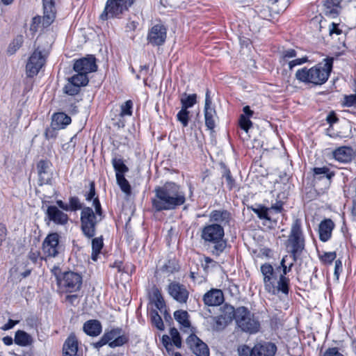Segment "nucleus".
<instances>
[{"mask_svg":"<svg viewBox=\"0 0 356 356\" xmlns=\"http://www.w3.org/2000/svg\"><path fill=\"white\" fill-rule=\"evenodd\" d=\"M152 203L157 212L175 209L186 202L184 193L174 182H167L162 186L155 188Z\"/></svg>","mask_w":356,"mask_h":356,"instance_id":"f257e3e1","label":"nucleus"},{"mask_svg":"<svg viewBox=\"0 0 356 356\" xmlns=\"http://www.w3.org/2000/svg\"><path fill=\"white\" fill-rule=\"evenodd\" d=\"M333 58H326L325 63H319L310 69L303 67L296 73V78L300 82L321 85L327 81L332 68Z\"/></svg>","mask_w":356,"mask_h":356,"instance_id":"f03ea898","label":"nucleus"},{"mask_svg":"<svg viewBox=\"0 0 356 356\" xmlns=\"http://www.w3.org/2000/svg\"><path fill=\"white\" fill-rule=\"evenodd\" d=\"M260 271L263 275V282L265 290L273 294L277 295L279 292L287 295L289 291L290 280L288 277L280 275L279 280H277V270L268 263L264 264L260 267Z\"/></svg>","mask_w":356,"mask_h":356,"instance_id":"7ed1b4c3","label":"nucleus"},{"mask_svg":"<svg viewBox=\"0 0 356 356\" xmlns=\"http://www.w3.org/2000/svg\"><path fill=\"white\" fill-rule=\"evenodd\" d=\"M93 206L95 209V213L93 211L92 209L89 207H83L81 212V228L84 236L88 238L95 236L96 226L102 218V210L98 197L94 199Z\"/></svg>","mask_w":356,"mask_h":356,"instance_id":"20e7f679","label":"nucleus"},{"mask_svg":"<svg viewBox=\"0 0 356 356\" xmlns=\"http://www.w3.org/2000/svg\"><path fill=\"white\" fill-rule=\"evenodd\" d=\"M224 228L221 225L211 224L205 226L202 231L201 237L209 245H212L211 252L219 256L225 249L227 242L224 239Z\"/></svg>","mask_w":356,"mask_h":356,"instance_id":"39448f33","label":"nucleus"},{"mask_svg":"<svg viewBox=\"0 0 356 356\" xmlns=\"http://www.w3.org/2000/svg\"><path fill=\"white\" fill-rule=\"evenodd\" d=\"M287 251L291 254L293 260L296 261L305 249V237L302 229V222L299 218H296L291 225V230L287 240L285 242Z\"/></svg>","mask_w":356,"mask_h":356,"instance_id":"423d86ee","label":"nucleus"},{"mask_svg":"<svg viewBox=\"0 0 356 356\" xmlns=\"http://www.w3.org/2000/svg\"><path fill=\"white\" fill-rule=\"evenodd\" d=\"M237 326L244 332L255 334L260 329V323L248 308L239 307L236 309Z\"/></svg>","mask_w":356,"mask_h":356,"instance_id":"0eeeda50","label":"nucleus"},{"mask_svg":"<svg viewBox=\"0 0 356 356\" xmlns=\"http://www.w3.org/2000/svg\"><path fill=\"white\" fill-rule=\"evenodd\" d=\"M135 0H107L105 8L100 15V19L107 20L109 18L119 17L134 3Z\"/></svg>","mask_w":356,"mask_h":356,"instance_id":"6e6552de","label":"nucleus"},{"mask_svg":"<svg viewBox=\"0 0 356 356\" xmlns=\"http://www.w3.org/2000/svg\"><path fill=\"white\" fill-rule=\"evenodd\" d=\"M48 52L44 49L37 47L29 57L26 70L27 76L33 77L37 75L40 69L44 65Z\"/></svg>","mask_w":356,"mask_h":356,"instance_id":"1a4fd4ad","label":"nucleus"},{"mask_svg":"<svg viewBox=\"0 0 356 356\" xmlns=\"http://www.w3.org/2000/svg\"><path fill=\"white\" fill-rule=\"evenodd\" d=\"M58 284L64 287L67 292L76 291L80 289L82 284V277L77 273L65 272Z\"/></svg>","mask_w":356,"mask_h":356,"instance_id":"9d476101","label":"nucleus"},{"mask_svg":"<svg viewBox=\"0 0 356 356\" xmlns=\"http://www.w3.org/2000/svg\"><path fill=\"white\" fill-rule=\"evenodd\" d=\"M170 296L180 304H186L189 297V291L185 285L178 282H170L167 288Z\"/></svg>","mask_w":356,"mask_h":356,"instance_id":"9b49d317","label":"nucleus"},{"mask_svg":"<svg viewBox=\"0 0 356 356\" xmlns=\"http://www.w3.org/2000/svg\"><path fill=\"white\" fill-rule=\"evenodd\" d=\"M60 236L57 233H51L47 235L42 243V252L51 257H56L61 250L59 245Z\"/></svg>","mask_w":356,"mask_h":356,"instance_id":"f8f14e48","label":"nucleus"},{"mask_svg":"<svg viewBox=\"0 0 356 356\" xmlns=\"http://www.w3.org/2000/svg\"><path fill=\"white\" fill-rule=\"evenodd\" d=\"M73 68L75 72L84 73L85 75L88 76V73L97 71L96 59L92 55L80 58L75 61Z\"/></svg>","mask_w":356,"mask_h":356,"instance_id":"ddd939ff","label":"nucleus"},{"mask_svg":"<svg viewBox=\"0 0 356 356\" xmlns=\"http://www.w3.org/2000/svg\"><path fill=\"white\" fill-rule=\"evenodd\" d=\"M186 342L192 352L197 356H209V350L207 345L195 334H191L189 335Z\"/></svg>","mask_w":356,"mask_h":356,"instance_id":"4468645a","label":"nucleus"},{"mask_svg":"<svg viewBox=\"0 0 356 356\" xmlns=\"http://www.w3.org/2000/svg\"><path fill=\"white\" fill-rule=\"evenodd\" d=\"M166 29L163 24H156L149 30L147 35L149 43L154 46L162 45L166 39Z\"/></svg>","mask_w":356,"mask_h":356,"instance_id":"2eb2a0df","label":"nucleus"},{"mask_svg":"<svg viewBox=\"0 0 356 356\" xmlns=\"http://www.w3.org/2000/svg\"><path fill=\"white\" fill-rule=\"evenodd\" d=\"M111 348L121 346L128 341V337L122 334L120 328L113 329L104 334Z\"/></svg>","mask_w":356,"mask_h":356,"instance_id":"dca6fc26","label":"nucleus"},{"mask_svg":"<svg viewBox=\"0 0 356 356\" xmlns=\"http://www.w3.org/2000/svg\"><path fill=\"white\" fill-rule=\"evenodd\" d=\"M51 163L48 160H40L37 164V170L39 177L40 185L51 183L52 172H51Z\"/></svg>","mask_w":356,"mask_h":356,"instance_id":"f3484780","label":"nucleus"},{"mask_svg":"<svg viewBox=\"0 0 356 356\" xmlns=\"http://www.w3.org/2000/svg\"><path fill=\"white\" fill-rule=\"evenodd\" d=\"M277 347L273 343H259L252 348V356H274Z\"/></svg>","mask_w":356,"mask_h":356,"instance_id":"a211bd4d","label":"nucleus"},{"mask_svg":"<svg viewBox=\"0 0 356 356\" xmlns=\"http://www.w3.org/2000/svg\"><path fill=\"white\" fill-rule=\"evenodd\" d=\"M203 301L208 306L220 305L224 301L223 293L220 289H212L204 295Z\"/></svg>","mask_w":356,"mask_h":356,"instance_id":"6ab92c4d","label":"nucleus"},{"mask_svg":"<svg viewBox=\"0 0 356 356\" xmlns=\"http://www.w3.org/2000/svg\"><path fill=\"white\" fill-rule=\"evenodd\" d=\"M49 219L58 225H65L68 222V216L56 206H49L47 209Z\"/></svg>","mask_w":356,"mask_h":356,"instance_id":"aec40b11","label":"nucleus"},{"mask_svg":"<svg viewBox=\"0 0 356 356\" xmlns=\"http://www.w3.org/2000/svg\"><path fill=\"white\" fill-rule=\"evenodd\" d=\"M44 16L42 18L43 26H49L54 20L56 11L53 0H43Z\"/></svg>","mask_w":356,"mask_h":356,"instance_id":"412c9836","label":"nucleus"},{"mask_svg":"<svg viewBox=\"0 0 356 356\" xmlns=\"http://www.w3.org/2000/svg\"><path fill=\"white\" fill-rule=\"evenodd\" d=\"M63 356H79L78 340L74 333L67 338L63 346Z\"/></svg>","mask_w":356,"mask_h":356,"instance_id":"4be33fe9","label":"nucleus"},{"mask_svg":"<svg viewBox=\"0 0 356 356\" xmlns=\"http://www.w3.org/2000/svg\"><path fill=\"white\" fill-rule=\"evenodd\" d=\"M334 223L331 219H325L321 222L318 227L319 238L323 242L327 241L332 236Z\"/></svg>","mask_w":356,"mask_h":356,"instance_id":"5701e85b","label":"nucleus"},{"mask_svg":"<svg viewBox=\"0 0 356 356\" xmlns=\"http://www.w3.org/2000/svg\"><path fill=\"white\" fill-rule=\"evenodd\" d=\"M210 220L222 227L228 225L231 219V213L227 210H213L209 215Z\"/></svg>","mask_w":356,"mask_h":356,"instance_id":"b1692460","label":"nucleus"},{"mask_svg":"<svg viewBox=\"0 0 356 356\" xmlns=\"http://www.w3.org/2000/svg\"><path fill=\"white\" fill-rule=\"evenodd\" d=\"M56 204L59 208L66 211H75L80 209L82 210L83 208L79 198L76 196L70 197L69 204H66L60 200L56 201Z\"/></svg>","mask_w":356,"mask_h":356,"instance_id":"393cba45","label":"nucleus"},{"mask_svg":"<svg viewBox=\"0 0 356 356\" xmlns=\"http://www.w3.org/2000/svg\"><path fill=\"white\" fill-rule=\"evenodd\" d=\"M70 122L71 118L65 113H55L52 116L51 127L56 129H64Z\"/></svg>","mask_w":356,"mask_h":356,"instance_id":"a878e982","label":"nucleus"},{"mask_svg":"<svg viewBox=\"0 0 356 356\" xmlns=\"http://www.w3.org/2000/svg\"><path fill=\"white\" fill-rule=\"evenodd\" d=\"M204 120L205 125L208 129L213 131L216 127V121L218 118L215 108L212 106L204 107Z\"/></svg>","mask_w":356,"mask_h":356,"instance_id":"bb28decb","label":"nucleus"},{"mask_svg":"<svg viewBox=\"0 0 356 356\" xmlns=\"http://www.w3.org/2000/svg\"><path fill=\"white\" fill-rule=\"evenodd\" d=\"M83 331L89 336H98L102 332V325L97 320H89L83 327Z\"/></svg>","mask_w":356,"mask_h":356,"instance_id":"cd10ccee","label":"nucleus"},{"mask_svg":"<svg viewBox=\"0 0 356 356\" xmlns=\"http://www.w3.org/2000/svg\"><path fill=\"white\" fill-rule=\"evenodd\" d=\"M352 149L346 147H341L333 152L334 158L343 163H346L351 159Z\"/></svg>","mask_w":356,"mask_h":356,"instance_id":"c85d7f7f","label":"nucleus"},{"mask_svg":"<svg viewBox=\"0 0 356 356\" xmlns=\"http://www.w3.org/2000/svg\"><path fill=\"white\" fill-rule=\"evenodd\" d=\"M15 342L20 346H27L33 343V338L26 332L17 330L15 332Z\"/></svg>","mask_w":356,"mask_h":356,"instance_id":"c756f323","label":"nucleus"},{"mask_svg":"<svg viewBox=\"0 0 356 356\" xmlns=\"http://www.w3.org/2000/svg\"><path fill=\"white\" fill-rule=\"evenodd\" d=\"M313 172L314 179L318 180L325 178L327 181H330L334 175L327 167L314 168Z\"/></svg>","mask_w":356,"mask_h":356,"instance_id":"7c9ffc66","label":"nucleus"},{"mask_svg":"<svg viewBox=\"0 0 356 356\" xmlns=\"http://www.w3.org/2000/svg\"><path fill=\"white\" fill-rule=\"evenodd\" d=\"M220 316L229 323L232 322L234 318L236 321V309L232 305L225 304L221 308Z\"/></svg>","mask_w":356,"mask_h":356,"instance_id":"2f4dec72","label":"nucleus"},{"mask_svg":"<svg viewBox=\"0 0 356 356\" xmlns=\"http://www.w3.org/2000/svg\"><path fill=\"white\" fill-rule=\"evenodd\" d=\"M112 165L115 171V177L124 175L129 171L128 167L124 164L121 158H113Z\"/></svg>","mask_w":356,"mask_h":356,"instance_id":"473e14b6","label":"nucleus"},{"mask_svg":"<svg viewBox=\"0 0 356 356\" xmlns=\"http://www.w3.org/2000/svg\"><path fill=\"white\" fill-rule=\"evenodd\" d=\"M174 317L183 327L188 328L191 326L189 315L186 311L177 310L174 313Z\"/></svg>","mask_w":356,"mask_h":356,"instance_id":"72a5a7b5","label":"nucleus"},{"mask_svg":"<svg viewBox=\"0 0 356 356\" xmlns=\"http://www.w3.org/2000/svg\"><path fill=\"white\" fill-rule=\"evenodd\" d=\"M180 102L181 104V107L188 110V108L192 107L196 104L197 95H187L186 92H184L181 95Z\"/></svg>","mask_w":356,"mask_h":356,"instance_id":"f704fd0d","label":"nucleus"},{"mask_svg":"<svg viewBox=\"0 0 356 356\" xmlns=\"http://www.w3.org/2000/svg\"><path fill=\"white\" fill-rule=\"evenodd\" d=\"M251 210L257 215L258 218L261 220H266L268 221L271 220V218L269 216L270 209H268L262 205H258L257 207H250Z\"/></svg>","mask_w":356,"mask_h":356,"instance_id":"c9c22d12","label":"nucleus"},{"mask_svg":"<svg viewBox=\"0 0 356 356\" xmlns=\"http://www.w3.org/2000/svg\"><path fill=\"white\" fill-rule=\"evenodd\" d=\"M103 247V239L102 237L95 238L92 240V254L91 258L93 261H97L98 254Z\"/></svg>","mask_w":356,"mask_h":356,"instance_id":"e433bc0d","label":"nucleus"},{"mask_svg":"<svg viewBox=\"0 0 356 356\" xmlns=\"http://www.w3.org/2000/svg\"><path fill=\"white\" fill-rule=\"evenodd\" d=\"M152 297L156 309L161 310L165 305L163 296L158 288L154 287L152 289Z\"/></svg>","mask_w":356,"mask_h":356,"instance_id":"4c0bfd02","label":"nucleus"},{"mask_svg":"<svg viewBox=\"0 0 356 356\" xmlns=\"http://www.w3.org/2000/svg\"><path fill=\"white\" fill-rule=\"evenodd\" d=\"M116 181L122 191L127 195H130L131 193V188L129 181L124 177V175H118L116 177Z\"/></svg>","mask_w":356,"mask_h":356,"instance_id":"58836bf2","label":"nucleus"},{"mask_svg":"<svg viewBox=\"0 0 356 356\" xmlns=\"http://www.w3.org/2000/svg\"><path fill=\"white\" fill-rule=\"evenodd\" d=\"M68 79L73 83L79 85V88L86 86L89 81L88 76L85 75L84 73L81 74V72H77V74L72 76Z\"/></svg>","mask_w":356,"mask_h":356,"instance_id":"ea45409f","label":"nucleus"},{"mask_svg":"<svg viewBox=\"0 0 356 356\" xmlns=\"http://www.w3.org/2000/svg\"><path fill=\"white\" fill-rule=\"evenodd\" d=\"M212 329L215 331H221L224 330L229 323L220 315L212 318Z\"/></svg>","mask_w":356,"mask_h":356,"instance_id":"a19ab883","label":"nucleus"},{"mask_svg":"<svg viewBox=\"0 0 356 356\" xmlns=\"http://www.w3.org/2000/svg\"><path fill=\"white\" fill-rule=\"evenodd\" d=\"M222 178L225 179V182L229 190H232L236 186L235 179L232 177L230 170L225 166L223 168Z\"/></svg>","mask_w":356,"mask_h":356,"instance_id":"79ce46f5","label":"nucleus"},{"mask_svg":"<svg viewBox=\"0 0 356 356\" xmlns=\"http://www.w3.org/2000/svg\"><path fill=\"white\" fill-rule=\"evenodd\" d=\"M151 320L152 324L159 330L164 329L163 320L158 312L155 310L151 312Z\"/></svg>","mask_w":356,"mask_h":356,"instance_id":"37998d69","label":"nucleus"},{"mask_svg":"<svg viewBox=\"0 0 356 356\" xmlns=\"http://www.w3.org/2000/svg\"><path fill=\"white\" fill-rule=\"evenodd\" d=\"M177 118L184 127H187L189 121V111L181 107L177 115Z\"/></svg>","mask_w":356,"mask_h":356,"instance_id":"c03bdc74","label":"nucleus"},{"mask_svg":"<svg viewBox=\"0 0 356 356\" xmlns=\"http://www.w3.org/2000/svg\"><path fill=\"white\" fill-rule=\"evenodd\" d=\"M80 88L79 87V85L73 83L68 79V83L64 87L65 93L73 96L78 94Z\"/></svg>","mask_w":356,"mask_h":356,"instance_id":"a18cd8bd","label":"nucleus"},{"mask_svg":"<svg viewBox=\"0 0 356 356\" xmlns=\"http://www.w3.org/2000/svg\"><path fill=\"white\" fill-rule=\"evenodd\" d=\"M170 334L171 336L170 339L173 344L179 348H181V339L178 330L176 328L172 327L170 330Z\"/></svg>","mask_w":356,"mask_h":356,"instance_id":"49530a36","label":"nucleus"},{"mask_svg":"<svg viewBox=\"0 0 356 356\" xmlns=\"http://www.w3.org/2000/svg\"><path fill=\"white\" fill-rule=\"evenodd\" d=\"M163 271L167 273H173L179 270V266L174 260H169L163 266Z\"/></svg>","mask_w":356,"mask_h":356,"instance_id":"de8ad7c7","label":"nucleus"},{"mask_svg":"<svg viewBox=\"0 0 356 356\" xmlns=\"http://www.w3.org/2000/svg\"><path fill=\"white\" fill-rule=\"evenodd\" d=\"M286 258L287 256L284 257L281 261L280 266L276 268L277 272H279L280 269L282 268V273L280 275H283L284 277H286V275L291 270V268L293 265V263H291L289 264V266H287L286 264Z\"/></svg>","mask_w":356,"mask_h":356,"instance_id":"09e8293b","label":"nucleus"},{"mask_svg":"<svg viewBox=\"0 0 356 356\" xmlns=\"http://www.w3.org/2000/svg\"><path fill=\"white\" fill-rule=\"evenodd\" d=\"M132 106L133 103L131 100H128L125 102L122 106H121V111H120V116L123 117L125 115H132Z\"/></svg>","mask_w":356,"mask_h":356,"instance_id":"8fccbe9b","label":"nucleus"},{"mask_svg":"<svg viewBox=\"0 0 356 356\" xmlns=\"http://www.w3.org/2000/svg\"><path fill=\"white\" fill-rule=\"evenodd\" d=\"M239 125L242 129L248 132L249 129L252 127V122L250 121V118H247L245 115H241Z\"/></svg>","mask_w":356,"mask_h":356,"instance_id":"3c124183","label":"nucleus"},{"mask_svg":"<svg viewBox=\"0 0 356 356\" xmlns=\"http://www.w3.org/2000/svg\"><path fill=\"white\" fill-rule=\"evenodd\" d=\"M23 43V37L22 35H18L14 40L12 44L10 45L8 48V51L11 54H13L18 49Z\"/></svg>","mask_w":356,"mask_h":356,"instance_id":"603ef678","label":"nucleus"},{"mask_svg":"<svg viewBox=\"0 0 356 356\" xmlns=\"http://www.w3.org/2000/svg\"><path fill=\"white\" fill-rule=\"evenodd\" d=\"M238 354L239 356H252V348H250L247 345H242L238 346Z\"/></svg>","mask_w":356,"mask_h":356,"instance_id":"864d4df0","label":"nucleus"},{"mask_svg":"<svg viewBox=\"0 0 356 356\" xmlns=\"http://www.w3.org/2000/svg\"><path fill=\"white\" fill-rule=\"evenodd\" d=\"M356 104V94L346 95L344 97L343 105L348 107L353 106Z\"/></svg>","mask_w":356,"mask_h":356,"instance_id":"5fc2aeb1","label":"nucleus"},{"mask_svg":"<svg viewBox=\"0 0 356 356\" xmlns=\"http://www.w3.org/2000/svg\"><path fill=\"white\" fill-rule=\"evenodd\" d=\"M307 61V57L294 59L289 62V67L292 70L295 66L302 65Z\"/></svg>","mask_w":356,"mask_h":356,"instance_id":"6e6d98bb","label":"nucleus"},{"mask_svg":"<svg viewBox=\"0 0 356 356\" xmlns=\"http://www.w3.org/2000/svg\"><path fill=\"white\" fill-rule=\"evenodd\" d=\"M323 356H344L341 354L337 348H327Z\"/></svg>","mask_w":356,"mask_h":356,"instance_id":"4d7b16f0","label":"nucleus"},{"mask_svg":"<svg viewBox=\"0 0 356 356\" xmlns=\"http://www.w3.org/2000/svg\"><path fill=\"white\" fill-rule=\"evenodd\" d=\"M329 33L331 36L333 34L341 35L342 33V31L339 28L338 24L333 22L329 26Z\"/></svg>","mask_w":356,"mask_h":356,"instance_id":"13d9d810","label":"nucleus"},{"mask_svg":"<svg viewBox=\"0 0 356 356\" xmlns=\"http://www.w3.org/2000/svg\"><path fill=\"white\" fill-rule=\"evenodd\" d=\"M336 252H325L322 257V259L326 262L331 264L336 258Z\"/></svg>","mask_w":356,"mask_h":356,"instance_id":"bf43d9fd","label":"nucleus"},{"mask_svg":"<svg viewBox=\"0 0 356 356\" xmlns=\"http://www.w3.org/2000/svg\"><path fill=\"white\" fill-rule=\"evenodd\" d=\"M296 56V51L294 49H289L282 52V58L284 60L292 58Z\"/></svg>","mask_w":356,"mask_h":356,"instance_id":"052dcab7","label":"nucleus"},{"mask_svg":"<svg viewBox=\"0 0 356 356\" xmlns=\"http://www.w3.org/2000/svg\"><path fill=\"white\" fill-rule=\"evenodd\" d=\"M95 195V183L93 181L90 182V191L86 195V199L88 201H90L91 200H94V197Z\"/></svg>","mask_w":356,"mask_h":356,"instance_id":"680f3d73","label":"nucleus"},{"mask_svg":"<svg viewBox=\"0 0 356 356\" xmlns=\"http://www.w3.org/2000/svg\"><path fill=\"white\" fill-rule=\"evenodd\" d=\"M7 236V229L3 224H0V246L3 244Z\"/></svg>","mask_w":356,"mask_h":356,"instance_id":"e2e57ef3","label":"nucleus"},{"mask_svg":"<svg viewBox=\"0 0 356 356\" xmlns=\"http://www.w3.org/2000/svg\"><path fill=\"white\" fill-rule=\"evenodd\" d=\"M40 252L38 250L33 251L31 250L30 252L29 253V258L30 260H31L33 263H35L38 261V259L40 257Z\"/></svg>","mask_w":356,"mask_h":356,"instance_id":"0e129e2a","label":"nucleus"},{"mask_svg":"<svg viewBox=\"0 0 356 356\" xmlns=\"http://www.w3.org/2000/svg\"><path fill=\"white\" fill-rule=\"evenodd\" d=\"M271 210H274L277 213H280L283 209V202L282 201H277L275 204H273L270 207Z\"/></svg>","mask_w":356,"mask_h":356,"instance_id":"69168bd1","label":"nucleus"},{"mask_svg":"<svg viewBox=\"0 0 356 356\" xmlns=\"http://www.w3.org/2000/svg\"><path fill=\"white\" fill-rule=\"evenodd\" d=\"M19 323L18 321H13L12 319H9L8 323H6L2 327L1 330H8L10 329H12L16 324Z\"/></svg>","mask_w":356,"mask_h":356,"instance_id":"338daca9","label":"nucleus"},{"mask_svg":"<svg viewBox=\"0 0 356 356\" xmlns=\"http://www.w3.org/2000/svg\"><path fill=\"white\" fill-rule=\"evenodd\" d=\"M56 129L52 128L51 127L50 128H48L46 129L44 135L47 139H50L56 137Z\"/></svg>","mask_w":356,"mask_h":356,"instance_id":"774afa93","label":"nucleus"}]
</instances>
